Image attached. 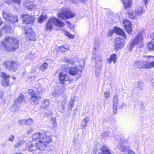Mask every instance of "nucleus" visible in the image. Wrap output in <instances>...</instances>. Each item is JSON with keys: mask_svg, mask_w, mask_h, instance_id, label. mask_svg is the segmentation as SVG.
<instances>
[{"mask_svg": "<svg viewBox=\"0 0 154 154\" xmlns=\"http://www.w3.org/2000/svg\"><path fill=\"white\" fill-rule=\"evenodd\" d=\"M33 140H38V142L35 143L36 149L41 151H43L47 144L51 141V137L47 135L46 133L38 132L32 136Z\"/></svg>", "mask_w": 154, "mask_h": 154, "instance_id": "f257e3e1", "label": "nucleus"}, {"mask_svg": "<svg viewBox=\"0 0 154 154\" xmlns=\"http://www.w3.org/2000/svg\"><path fill=\"white\" fill-rule=\"evenodd\" d=\"M94 47L93 50V54L92 56V58L95 63V75L97 77L99 76L100 72V69L103 66L102 58L97 51H98L100 47L98 44H96L94 43Z\"/></svg>", "mask_w": 154, "mask_h": 154, "instance_id": "f03ea898", "label": "nucleus"}, {"mask_svg": "<svg viewBox=\"0 0 154 154\" xmlns=\"http://www.w3.org/2000/svg\"><path fill=\"white\" fill-rule=\"evenodd\" d=\"M19 41L16 38L9 36H6L1 43L5 50L11 51L16 50L19 47Z\"/></svg>", "mask_w": 154, "mask_h": 154, "instance_id": "7ed1b4c3", "label": "nucleus"}, {"mask_svg": "<svg viewBox=\"0 0 154 154\" xmlns=\"http://www.w3.org/2000/svg\"><path fill=\"white\" fill-rule=\"evenodd\" d=\"M54 25H56L57 27H63L65 25L63 22L57 19L56 17L50 18L47 23L45 30L48 31H51L52 28L53 27V26Z\"/></svg>", "mask_w": 154, "mask_h": 154, "instance_id": "20e7f679", "label": "nucleus"}, {"mask_svg": "<svg viewBox=\"0 0 154 154\" xmlns=\"http://www.w3.org/2000/svg\"><path fill=\"white\" fill-rule=\"evenodd\" d=\"M2 14L3 18L6 21L13 23L18 22V19L17 15H12L9 12L6 11H3Z\"/></svg>", "mask_w": 154, "mask_h": 154, "instance_id": "39448f33", "label": "nucleus"}, {"mask_svg": "<svg viewBox=\"0 0 154 154\" xmlns=\"http://www.w3.org/2000/svg\"><path fill=\"white\" fill-rule=\"evenodd\" d=\"M57 16L61 19H66L70 18L73 17L75 14L71 11L63 9L61 10L59 13L58 14Z\"/></svg>", "mask_w": 154, "mask_h": 154, "instance_id": "423d86ee", "label": "nucleus"}, {"mask_svg": "<svg viewBox=\"0 0 154 154\" xmlns=\"http://www.w3.org/2000/svg\"><path fill=\"white\" fill-rule=\"evenodd\" d=\"M134 65L140 69H149L154 67V62L150 63L142 61H137L134 63Z\"/></svg>", "mask_w": 154, "mask_h": 154, "instance_id": "0eeeda50", "label": "nucleus"}, {"mask_svg": "<svg viewBox=\"0 0 154 154\" xmlns=\"http://www.w3.org/2000/svg\"><path fill=\"white\" fill-rule=\"evenodd\" d=\"M25 100L24 95L22 94H20L17 99L15 100L14 104L11 108V110L13 112L17 110L22 103L25 102Z\"/></svg>", "mask_w": 154, "mask_h": 154, "instance_id": "6e6552de", "label": "nucleus"}, {"mask_svg": "<svg viewBox=\"0 0 154 154\" xmlns=\"http://www.w3.org/2000/svg\"><path fill=\"white\" fill-rule=\"evenodd\" d=\"M4 64L6 69L13 71H15L19 67L18 63L14 61H5Z\"/></svg>", "mask_w": 154, "mask_h": 154, "instance_id": "1a4fd4ad", "label": "nucleus"}, {"mask_svg": "<svg viewBox=\"0 0 154 154\" xmlns=\"http://www.w3.org/2000/svg\"><path fill=\"white\" fill-rule=\"evenodd\" d=\"M60 82L63 84L67 85L70 83L73 80L70 77H69L66 74L61 72L59 75Z\"/></svg>", "mask_w": 154, "mask_h": 154, "instance_id": "9d476101", "label": "nucleus"}, {"mask_svg": "<svg viewBox=\"0 0 154 154\" xmlns=\"http://www.w3.org/2000/svg\"><path fill=\"white\" fill-rule=\"evenodd\" d=\"M23 33L26 35L27 38L30 40H34L35 38V35L32 29L28 26L24 28Z\"/></svg>", "mask_w": 154, "mask_h": 154, "instance_id": "9b49d317", "label": "nucleus"}, {"mask_svg": "<svg viewBox=\"0 0 154 154\" xmlns=\"http://www.w3.org/2000/svg\"><path fill=\"white\" fill-rule=\"evenodd\" d=\"M96 147V150H94L95 153L97 151L98 154H112L109 151V148L106 146L98 145Z\"/></svg>", "mask_w": 154, "mask_h": 154, "instance_id": "f8f14e48", "label": "nucleus"}, {"mask_svg": "<svg viewBox=\"0 0 154 154\" xmlns=\"http://www.w3.org/2000/svg\"><path fill=\"white\" fill-rule=\"evenodd\" d=\"M143 37L141 34L138 33L131 42L132 44L134 45L140 47L143 45Z\"/></svg>", "mask_w": 154, "mask_h": 154, "instance_id": "ddd939ff", "label": "nucleus"}, {"mask_svg": "<svg viewBox=\"0 0 154 154\" xmlns=\"http://www.w3.org/2000/svg\"><path fill=\"white\" fill-rule=\"evenodd\" d=\"M124 46V41L120 38H117L115 39V44L114 45V50L115 51H118L122 49Z\"/></svg>", "mask_w": 154, "mask_h": 154, "instance_id": "4468645a", "label": "nucleus"}, {"mask_svg": "<svg viewBox=\"0 0 154 154\" xmlns=\"http://www.w3.org/2000/svg\"><path fill=\"white\" fill-rule=\"evenodd\" d=\"M22 17L23 21L26 23L32 24L35 21L34 17L30 15L23 14Z\"/></svg>", "mask_w": 154, "mask_h": 154, "instance_id": "2eb2a0df", "label": "nucleus"}, {"mask_svg": "<svg viewBox=\"0 0 154 154\" xmlns=\"http://www.w3.org/2000/svg\"><path fill=\"white\" fill-rule=\"evenodd\" d=\"M67 101L65 99L62 100V101H59L57 102V109L60 112L63 113L64 111L65 105Z\"/></svg>", "mask_w": 154, "mask_h": 154, "instance_id": "dca6fc26", "label": "nucleus"}, {"mask_svg": "<svg viewBox=\"0 0 154 154\" xmlns=\"http://www.w3.org/2000/svg\"><path fill=\"white\" fill-rule=\"evenodd\" d=\"M123 24L124 25L125 28L127 32L130 34L132 30L131 23L128 20H125L123 21Z\"/></svg>", "mask_w": 154, "mask_h": 154, "instance_id": "f3484780", "label": "nucleus"}, {"mask_svg": "<svg viewBox=\"0 0 154 154\" xmlns=\"http://www.w3.org/2000/svg\"><path fill=\"white\" fill-rule=\"evenodd\" d=\"M114 32L119 35L122 36L123 38L125 39L126 38V36L124 31L120 28L115 27L113 29Z\"/></svg>", "mask_w": 154, "mask_h": 154, "instance_id": "a211bd4d", "label": "nucleus"}, {"mask_svg": "<svg viewBox=\"0 0 154 154\" xmlns=\"http://www.w3.org/2000/svg\"><path fill=\"white\" fill-rule=\"evenodd\" d=\"M28 91L31 96V97L41 98L40 95L42 94L41 92H38L37 93L35 91L32 89H29Z\"/></svg>", "mask_w": 154, "mask_h": 154, "instance_id": "6ab92c4d", "label": "nucleus"}, {"mask_svg": "<svg viewBox=\"0 0 154 154\" xmlns=\"http://www.w3.org/2000/svg\"><path fill=\"white\" fill-rule=\"evenodd\" d=\"M26 3L25 4L26 6L29 10L32 11L35 9L36 6L32 2L27 1Z\"/></svg>", "mask_w": 154, "mask_h": 154, "instance_id": "aec40b11", "label": "nucleus"}, {"mask_svg": "<svg viewBox=\"0 0 154 154\" xmlns=\"http://www.w3.org/2000/svg\"><path fill=\"white\" fill-rule=\"evenodd\" d=\"M26 149H28L29 151L34 153L35 152L36 146H33L31 143L30 142L28 143V146L26 147Z\"/></svg>", "mask_w": 154, "mask_h": 154, "instance_id": "412c9836", "label": "nucleus"}, {"mask_svg": "<svg viewBox=\"0 0 154 154\" xmlns=\"http://www.w3.org/2000/svg\"><path fill=\"white\" fill-rule=\"evenodd\" d=\"M117 55L115 54H111L110 57L107 60L108 62L110 63L112 61H113L114 63L115 64L117 59Z\"/></svg>", "mask_w": 154, "mask_h": 154, "instance_id": "4be33fe9", "label": "nucleus"}, {"mask_svg": "<svg viewBox=\"0 0 154 154\" xmlns=\"http://www.w3.org/2000/svg\"><path fill=\"white\" fill-rule=\"evenodd\" d=\"M143 12V8L140 6L137 7L134 12L137 17L141 16Z\"/></svg>", "mask_w": 154, "mask_h": 154, "instance_id": "5701e85b", "label": "nucleus"}, {"mask_svg": "<svg viewBox=\"0 0 154 154\" xmlns=\"http://www.w3.org/2000/svg\"><path fill=\"white\" fill-rule=\"evenodd\" d=\"M124 5L125 8L127 9V8L131 7L132 4V2L131 0H122Z\"/></svg>", "mask_w": 154, "mask_h": 154, "instance_id": "b1692460", "label": "nucleus"}, {"mask_svg": "<svg viewBox=\"0 0 154 154\" xmlns=\"http://www.w3.org/2000/svg\"><path fill=\"white\" fill-rule=\"evenodd\" d=\"M148 49L150 51L154 50V37L147 44Z\"/></svg>", "mask_w": 154, "mask_h": 154, "instance_id": "393cba45", "label": "nucleus"}, {"mask_svg": "<svg viewBox=\"0 0 154 154\" xmlns=\"http://www.w3.org/2000/svg\"><path fill=\"white\" fill-rule=\"evenodd\" d=\"M75 101L74 98H72L70 100L69 103H68L67 109L69 110H71L74 105V102Z\"/></svg>", "mask_w": 154, "mask_h": 154, "instance_id": "a878e982", "label": "nucleus"}, {"mask_svg": "<svg viewBox=\"0 0 154 154\" xmlns=\"http://www.w3.org/2000/svg\"><path fill=\"white\" fill-rule=\"evenodd\" d=\"M143 57L146 58V62H149L150 63L154 62V57L153 56L145 55L143 56Z\"/></svg>", "mask_w": 154, "mask_h": 154, "instance_id": "bb28decb", "label": "nucleus"}, {"mask_svg": "<svg viewBox=\"0 0 154 154\" xmlns=\"http://www.w3.org/2000/svg\"><path fill=\"white\" fill-rule=\"evenodd\" d=\"M0 76L2 78V79H9L10 76L7 75L6 73L4 72H2L0 74Z\"/></svg>", "mask_w": 154, "mask_h": 154, "instance_id": "cd10ccee", "label": "nucleus"}, {"mask_svg": "<svg viewBox=\"0 0 154 154\" xmlns=\"http://www.w3.org/2000/svg\"><path fill=\"white\" fill-rule=\"evenodd\" d=\"M48 67V64L45 62L43 63L40 66V70L43 72L45 70L47 69Z\"/></svg>", "mask_w": 154, "mask_h": 154, "instance_id": "c85d7f7f", "label": "nucleus"}, {"mask_svg": "<svg viewBox=\"0 0 154 154\" xmlns=\"http://www.w3.org/2000/svg\"><path fill=\"white\" fill-rule=\"evenodd\" d=\"M49 104V100H45L42 103L41 107L44 109H46L47 107Z\"/></svg>", "mask_w": 154, "mask_h": 154, "instance_id": "c756f323", "label": "nucleus"}, {"mask_svg": "<svg viewBox=\"0 0 154 154\" xmlns=\"http://www.w3.org/2000/svg\"><path fill=\"white\" fill-rule=\"evenodd\" d=\"M1 83L3 86H7L9 85V79H2Z\"/></svg>", "mask_w": 154, "mask_h": 154, "instance_id": "7c9ffc66", "label": "nucleus"}, {"mask_svg": "<svg viewBox=\"0 0 154 154\" xmlns=\"http://www.w3.org/2000/svg\"><path fill=\"white\" fill-rule=\"evenodd\" d=\"M21 122L26 125H29L32 123L33 120L29 118L26 120L24 119L21 120Z\"/></svg>", "mask_w": 154, "mask_h": 154, "instance_id": "2f4dec72", "label": "nucleus"}, {"mask_svg": "<svg viewBox=\"0 0 154 154\" xmlns=\"http://www.w3.org/2000/svg\"><path fill=\"white\" fill-rule=\"evenodd\" d=\"M118 102L119 99L118 98V96L117 95H115L113 97V106H118Z\"/></svg>", "mask_w": 154, "mask_h": 154, "instance_id": "473e14b6", "label": "nucleus"}, {"mask_svg": "<svg viewBox=\"0 0 154 154\" xmlns=\"http://www.w3.org/2000/svg\"><path fill=\"white\" fill-rule=\"evenodd\" d=\"M77 69L75 67H72L69 71V73L72 75H74L77 73Z\"/></svg>", "mask_w": 154, "mask_h": 154, "instance_id": "72a5a7b5", "label": "nucleus"}, {"mask_svg": "<svg viewBox=\"0 0 154 154\" xmlns=\"http://www.w3.org/2000/svg\"><path fill=\"white\" fill-rule=\"evenodd\" d=\"M40 98L31 97V103L33 105L36 104L38 103V100Z\"/></svg>", "mask_w": 154, "mask_h": 154, "instance_id": "f704fd0d", "label": "nucleus"}, {"mask_svg": "<svg viewBox=\"0 0 154 154\" xmlns=\"http://www.w3.org/2000/svg\"><path fill=\"white\" fill-rule=\"evenodd\" d=\"M47 18V15H41L39 17L38 19V22L42 23L43 22V21L45 20Z\"/></svg>", "mask_w": 154, "mask_h": 154, "instance_id": "c9c22d12", "label": "nucleus"}, {"mask_svg": "<svg viewBox=\"0 0 154 154\" xmlns=\"http://www.w3.org/2000/svg\"><path fill=\"white\" fill-rule=\"evenodd\" d=\"M128 15L129 17L131 19H135L137 18V16L134 12V13H129Z\"/></svg>", "mask_w": 154, "mask_h": 154, "instance_id": "e433bc0d", "label": "nucleus"}, {"mask_svg": "<svg viewBox=\"0 0 154 154\" xmlns=\"http://www.w3.org/2000/svg\"><path fill=\"white\" fill-rule=\"evenodd\" d=\"M119 149H120L122 151H128L129 148L128 147H126L125 145L123 144H122L121 145V146L119 147Z\"/></svg>", "mask_w": 154, "mask_h": 154, "instance_id": "4c0bfd02", "label": "nucleus"}, {"mask_svg": "<svg viewBox=\"0 0 154 154\" xmlns=\"http://www.w3.org/2000/svg\"><path fill=\"white\" fill-rule=\"evenodd\" d=\"M24 143V141L23 140H21L19 141L14 146L15 147H18L20 145L23 144Z\"/></svg>", "mask_w": 154, "mask_h": 154, "instance_id": "58836bf2", "label": "nucleus"}, {"mask_svg": "<svg viewBox=\"0 0 154 154\" xmlns=\"http://www.w3.org/2000/svg\"><path fill=\"white\" fill-rule=\"evenodd\" d=\"M68 47L66 45H65L63 46H61L60 48V49L62 52H64L68 49Z\"/></svg>", "mask_w": 154, "mask_h": 154, "instance_id": "ea45409f", "label": "nucleus"}, {"mask_svg": "<svg viewBox=\"0 0 154 154\" xmlns=\"http://www.w3.org/2000/svg\"><path fill=\"white\" fill-rule=\"evenodd\" d=\"M65 34L66 36L70 39H73L74 38V36L73 35L67 31L65 32Z\"/></svg>", "mask_w": 154, "mask_h": 154, "instance_id": "a19ab883", "label": "nucleus"}, {"mask_svg": "<svg viewBox=\"0 0 154 154\" xmlns=\"http://www.w3.org/2000/svg\"><path fill=\"white\" fill-rule=\"evenodd\" d=\"M137 85L138 88L140 89H142L143 87V84L142 82H137Z\"/></svg>", "mask_w": 154, "mask_h": 154, "instance_id": "79ce46f5", "label": "nucleus"}, {"mask_svg": "<svg viewBox=\"0 0 154 154\" xmlns=\"http://www.w3.org/2000/svg\"><path fill=\"white\" fill-rule=\"evenodd\" d=\"M51 123L52 125L54 127H55L57 125V123L56 122V119L55 118H53L51 119Z\"/></svg>", "mask_w": 154, "mask_h": 154, "instance_id": "37998d69", "label": "nucleus"}, {"mask_svg": "<svg viewBox=\"0 0 154 154\" xmlns=\"http://www.w3.org/2000/svg\"><path fill=\"white\" fill-rule=\"evenodd\" d=\"M113 115H116L117 114V110L118 108L117 106H113Z\"/></svg>", "mask_w": 154, "mask_h": 154, "instance_id": "c03bdc74", "label": "nucleus"}, {"mask_svg": "<svg viewBox=\"0 0 154 154\" xmlns=\"http://www.w3.org/2000/svg\"><path fill=\"white\" fill-rule=\"evenodd\" d=\"M109 131H108L107 132H104L102 133V136L103 137H108L109 135Z\"/></svg>", "mask_w": 154, "mask_h": 154, "instance_id": "a18cd8bd", "label": "nucleus"}, {"mask_svg": "<svg viewBox=\"0 0 154 154\" xmlns=\"http://www.w3.org/2000/svg\"><path fill=\"white\" fill-rule=\"evenodd\" d=\"M88 120L86 118H85L82 123V125L85 127L87 125Z\"/></svg>", "mask_w": 154, "mask_h": 154, "instance_id": "49530a36", "label": "nucleus"}, {"mask_svg": "<svg viewBox=\"0 0 154 154\" xmlns=\"http://www.w3.org/2000/svg\"><path fill=\"white\" fill-rule=\"evenodd\" d=\"M15 138V136L14 135L11 134L8 137V140L11 142H13Z\"/></svg>", "mask_w": 154, "mask_h": 154, "instance_id": "de8ad7c7", "label": "nucleus"}, {"mask_svg": "<svg viewBox=\"0 0 154 154\" xmlns=\"http://www.w3.org/2000/svg\"><path fill=\"white\" fill-rule=\"evenodd\" d=\"M104 99L105 98V100L110 97L109 93L108 92H105L104 94Z\"/></svg>", "mask_w": 154, "mask_h": 154, "instance_id": "09e8293b", "label": "nucleus"}, {"mask_svg": "<svg viewBox=\"0 0 154 154\" xmlns=\"http://www.w3.org/2000/svg\"><path fill=\"white\" fill-rule=\"evenodd\" d=\"M113 32L112 30H109L107 35V37H111L113 34Z\"/></svg>", "mask_w": 154, "mask_h": 154, "instance_id": "8fccbe9b", "label": "nucleus"}, {"mask_svg": "<svg viewBox=\"0 0 154 154\" xmlns=\"http://www.w3.org/2000/svg\"><path fill=\"white\" fill-rule=\"evenodd\" d=\"M63 60V62L66 63H71L72 62V61H71L70 60H69V59H68L66 58H64Z\"/></svg>", "mask_w": 154, "mask_h": 154, "instance_id": "3c124183", "label": "nucleus"}, {"mask_svg": "<svg viewBox=\"0 0 154 154\" xmlns=\"http://www.w3.org/2000/svg\"><path fill=\"white\" fill-rule=\"evenodd\" d=\"M85 64V61L84 60H81L79 61V65L81 67H82L84 66Z\"/></svg>", "mask_w": 154, "mask_h": 154, "instance_id": "603ef678", "label": "nucleus"}, {"mask_svg": "<svg viewBox=\"0 0 154 154\" xmlns=\"http://www.w3.org/2000/svg\"><path fill=\"white\" fill-rule=\"evenodd\" d=\"M134 45L132 44V42H131L130 43V45L129 47L128 50L129 51H131L133 48V46H134Z\"/></svg>", "mask_w": 154, "mask_h": 154, "instance_id": "864d4df0", "label": "nucleus"}, {"mask_svg": "<svg viewBox=\"0 0 154 154\" xmlns=\"http://www.w3.org/2000/svg\"><path fill=\"white\" fill-rule=\"evenodd\" d=\"M52 94L53 95L55 96L56 97H58L59 96V94L57 92V91H55L54 92H53L52 93Z\"/></svg>", "mask_w": 154, "mask_h": 154, "instance_id": "5fc2aeb1", "label": "nucleus"}, {"mask_svg": "<svg viewBox=\"0 0 154 154\" xmlns=\"http://www.w3.org/2000/svg\"><path fill=\"white\" fill-rule=\"evenodd\" d=\"M5 29H6V31L7 32H10L11 29V27L8 25H6L5 26Z\"/></svg>", "mask_w": 154, "mask_h": 154, "instance_id": "6e6d98bb", "label": "nucleus"}, {"mask_svg": "<svg viewBox=\"0 0 154 154\" xmlns=\"http://www.w3.org/2000/svg\"><path fill=\"white\" fill-rule=\"evenodd\" d=\"M12 1L17 3L19 5L21 3V0H12Z\"/></svg>", "mask_w": 154, "mask_h": 154, "instance_id": "4d7b16f0", "label": "nucleus"}, {"mask_svg": "<svg viewBox=\"0 0 154 154\" xmlns=\"http://www.w3.org/2000/svg\"><path fill=\"white\" fill-rule=\"evenodd\" d=\"M128 154H136V153L132 150L130 149L128 150Z\"/></svg>", "mask_w": 154, "mask_h": 154, "instance_id": "13d9d810", "label": "nucleus"}, {"mask_svg": "<svg viewBox=\"0 0 154 154\" xmlns=\"http://www.w3.org/2000/svg\"><path fill=\"white\" fill-rule=\"evenodd\" d=\"M33 131V129L32 128H31L28 130L27 131V133L28 134H30Z\"/></svg>", "mask_w": 154, "mask_h": 154, "instance_id": "bf43d9fd", "label": "nucleus"}, {"mask_svg": "<svg viewBox=\"0 0 154 154\" xmlns=\"http://www.w3.org/2000/svg\"><path fill=\"white\" fill-rule=\"evenodd\" d=\"M78 109H75L73 111V116L75 117L76 113L77 112Z\"/></svg>", "mask_w": 154, "mask_h": 154, "instance_id": "052dcab7", "label": "nucleus"}, {"mask_svg": "<svg viewBox=\"0 0 154 154\" xmlns=\"http://www.w3.org/2000/svg\"><path fill=\"white\" fill-rule=\"evenodd\" d=\"M3 93L0 91V98H2L3 96Z\"/></svg>", "mask_w": 154, "mask_h": 154, "instance_id": "680f3d73", "label": "nucleus"}, {"mask_svg": "<svg viewBox=\"0 0 154 154\" xmlns=\"http://www.w3.org/2000/svg\"><path fill=\"white\" fill-rule=\"evenodd\" d=\"M35 69H32L31 70V71L32 72H35Z\"/></svg>", "mask_w": 154, "mask_h": 154, "instance_id": "e2e57ef3", "label": "nucleus"}, {"mask_svg": "<svg viewBox=\"0 0 154 154\" xmlns=\"http://www.w3.org/2000/svg\"><path fill=\"white\" fill-rule=\"evenodd\" d=\"M3 22L2 21V19L0 18V25Z\"/></svg>", "mask_w": 154, "mask_h": 154, "instance_id": "0e129e2a", "label": "nucleus"}, {"mask_svg": "<svg viewBox=\"0 0 154 154\" xmlns=\"http://www.w3.org/2000/svg\"><path fill=\"white\" fill-rule=\"evenodd\" d=\"M2 34L1 32V30H0V38H1L2 36Z\"/></svg>", "mask_w": 154, "mask_h": 154, "instance_id": "69168bd1", "label": "nucleus"}, {"mask_svg": "<svg viewBox=\"0 0 154 154\" xmlns=\"http://www.w3.org/2000/svg\"><path fill=\"white\" fill-rule=\"evenodd\" d=\"M135 143H137V144H139V142L138 141L136 140L135 141Z\"/></svg>", "mask_w": 154, "mask_h": 154, "instance_id": "338daca9", "label": "nucleus"}, {"mask_svg": "<svg viewBox=\"0 0 154 154\" xmlns=\"http://www.w3.org/2000/svg\"><path fill=\"white\" fill-rule=\"evenodd\" d=\"M79 0L82 2H85L86 1V0Z\"/></svg>", "mask_w": 154, "mask_h": 154, "instance_id": "774afa93", "label": "nucleus"}]
</instances>
